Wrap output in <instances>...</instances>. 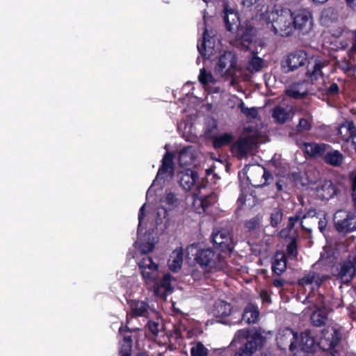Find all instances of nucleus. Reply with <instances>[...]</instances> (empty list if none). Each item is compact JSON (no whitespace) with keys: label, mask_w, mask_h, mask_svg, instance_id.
Segmentation results:
<instances>
[{"label":"nucleus","mask_w":356,"mask_h":356,"mask_svg":"<svg viewBox=\"0 0 356 356\" xmlns=\"http://www.w3.org/2000/svg\"><path fill=\"white\" fill-rule=\"evenodd\" d=\"M305 65L307 67L305 76L312 83L323 78L322 69L325 65L321 60L309 59L305 50L298 49L290 52L280 63L281 70L284 74L293 72Z\"/></svg>","instance_id":"nucleus-1"},{"label":"nucleus","mask_w":356,"mask_h":356,"mask_svg":"<svg viewBox=\"0 0 356 356\" xmlns=\"http://www.w3.org/2000/svg\"><path fill=\"white\" fill-rule=\"evenodd\" d=\"M138 268L146 284L153 286L155 295L165 297L173 292L171 285L172 275L165 273L163 278L159 280V265L154 262L152 257L145 256L139 261Z\"/></svg>","instance_id":"nucleus-2"},{"label":"nucleus","mask_w":356,"mask_h":356,"mask_svg":"<svg viewBox=\"0 0 356 356\" xmlns=\"http://www.w3.org/2000/svg\"><path fill=\"white\" fill-rule=\"evenodd\" d=\"M195 260L206 272L211 273L224 270L227 266L225 256L218 250L211 248L200 249L197 251Z\"/></svg>","instance_id":"nucleus-3"},{"label":"nucleus","mask_w":356,"mask_h":356,"mask_svg":"<svg viewBox=\"0 0 356 356\" xmlns=\"http://www.w3.org/2000/svg\"><path fill=\"white\" fill-rule=\"evenodd\" d=\"M293 13L289 8L282 5H275L271 11L270 24H272L275 33L282 36H288L292 34Z\"/></svg>","instance_id":"nucleus-4"},{"label":"nucleus","mask_w":356,"mask_h":356,"mask_svg":"<svg viewBox=\"0 0 356 356\" xmlns=\"http://www.w3.org/2000/svg\"><path fill=\"white\" fill-rule=\"evenodd\" d=\"M237 58L234 54L225 51L215 65V73L222 77H233L236 72Z\"/></svg>","instance_id":"nucleus-5"},{"label":"nucleus","mask_w":356,"mask_h":356,"mask_svg":"<svg viewBox=\"0 0 356 356\" xmlns=\"http://www.w3.org/2000/svg\"><path fill=\"white\" fill-rule=\"evenodd\" d=\"M355 215L351 212L339 210L334 216V227L340 234H347L356 231Z\"/></svg>","instance_id":"nucleus-6"},{"label":"nucleus","mask_w":356,"mask_h":356,"mask_svg":"<svg viewBox=\"0 0 356 356\" xmlns=\"http://www.w3.org/2000/svg\"><path fill=\"white\" fill-rule=\"evenodd\" d=\"M341 339V332L332 327L331 332L323 330L318 345L323 351H328L327 356H336L337 351L334 350V348L339 343Z\"/></svg>","instance_id":"nucleus-7"},{"label":"nucleus","mask_w":356,"mask_h":356,"mask_svg":"<svg viewBox=\"0 0 356 356\" xmlns=\"http://www.w3.org/2000/svg\"><path fill=\"white\" fill-rule=\"evenodd\" d=\"M211 241L214 248L222 252H232L234 249L231 234L225 229L213 231L211 234Z\"/></svg>","instance_id":"nucleus-8"},{"label":"nucleus","mask_w":356,"mask_h":356,"mask_svg":"<svg viewBox=\"0 0 356 356\" xmlns=\"http://www.w3.org/2000/svg\"><path fill=\"white\" fill-rule=\"evenodd\" d=\"M259 316V311L258 307L252 303H248L244 308L243 314H238V316H234V320L230 318L219 321L229 325H234L241 321H245L248 324H254L257 322Z\"/></svg>","instance_id":"nucleus-9"},{"label":"nucleus","mask_w":356,"mask_h":356,"mask_svg":"<svg viewBox=\"0 0 356 356\" xmlns=\"http://www.w3.org/2000/svg\"><path fill=\"white\" fill-rule=\"evenodd\" d=\"M312 16L305 9L299 10L297 13H293L292 17V33L294 30H298L302 34L308 33L312 27Z\"/></svg>","instance_id":"nucleus-10"},{"label":"nucleus","mask_w":356,"mask_h":356,"mask_svg":"<svg viewBox=\"0 0 356 356\" xmlns=\"http://www.w3.org/2000/svg\"><path fill=\"white\" fill-rule=\"evenodd\" d=\"M298 333L290 327H286L279 333L276 341L280 349L286 350L289 348L291 352H294L298 349Z\"/></svg>","instance_id":"nucleus-11"},{"label":"nucleus","mask_w":356,"mask_h":356,"mask_svg":"<svg viewBox=\"0 0 356 356\" xmlns=\"http://www.w3.org/2000/svg\"><path fill=\"white\" fill-rule=\"evenodd\" d=\"M238 336H242L246 341L235 352L234 356H252L257 348L261 346V339L251 337L249 339L248 338V331L240 330L238 332Z\"/></svg>","instance_id":"nucleus-12"},{"label":"nucleus","mask_w":356,"mask_h":356,"mask_svg":"<svg viewBox=\"0 0 356 356\" xmlns=\"http://www.w3.org/2000/svg\"><path fill=\"white\" fill-rule=\"evenodd\" d=\"M340 193L337 185L331 180L325 179L316 187V194L321 200H330Z\"/></svg>","instance_id":"nucleus-13"},{"label":"nucleus","mask_w":356,"mask_h":356,"mask_svg":"<svg viewBox=\"0 0 356 356\" xmlns=\"http://www.w3.org/2000/svg\"><path fill=\"white\" fill-rule=\"evenodd\" d=\"M297 351H301L306 353H314L318 343L314 337L312 336L310 330H307L300 334V340L297 342Z\"/></svg>","instance_id":"nucleus-14"},{"label":"nucleus","mask_w":356,"mask_h":356,"mask_svg":"<svg viewBox=\"0 0 356 356\" xmlns=\"http://www.w3.org/2000/svg\"><path fill=\"white\" fill-rule=\"evenodd\" d=\"M232 306L230 303L225 300H218L214 303L213 314L218 318H224L232 315V318L234 320V316H236V312H234L232 313Z\"/></svg>","instance_id":"nucleus-15"},{"label":"nucleus","mask_w":356,"mask_h":356,"mask_svg":"<svg viewBox=\"0 0 356 356\" xmlns=\"http://www.w3.org/2000/svg\"><path fill=\"white\" fill-rule=\"evenodd\" d=\"M199 178L197 171L186 169L181 172L179 179V184L186 191H191L195 186Z\"/></svg>","instance_id":"nucleus-16"},{"label":"nucleus","mask_w":356,"mask_h":356,"mask_svg":"<svg viewBox=\"0 0 356 356\" xmlns=\"http://www.w3.org/2000/svg\"><path fill=\"white\" fill-rule=\"evenodd\" d=\"M323 160L329 165L339 168L344 163L345 156L340 151L334 149L330 146V148L325 152Z\"/></svg>","instance_id":"nucleus-17"},{"label":"nucleus","mask_w":356,"mask_h":356,"mask_svg":"<svg viewBox=\"0 0 356 356\" xmlns=\"http://www.w3.org/2000/svg\"><path fill=\"white\" fill-rule=\"evenodd\" d=\"M356 132V127L353 121L346 120L341 123L337 129V133L342 140L346 143H349L351 136Z\"/></svg>","instance_id":"nucleus-18"},{"label":"nucleus","mask_w":356,"mask_h":356,"mask_svg":"<svg viewBox=\"0 0 356 356\" xmlns=\"http://www.w3.org/2000/svg\"><path fill=\"white\" fill-rule=\"evenodd\" d=\"M305 152L312 157L323 158L325 152L330 148V145L325 143H305Z\"/></svg>","instance_id":"nucleus-19"},{"label":"nucleus","mask_w":356,"mask_h":356,"mask_svg":"<svg viewBox=\"0 0 356 356\" xmlns=\"http://www.w3.org/2000/svg\"><path fill=\"white\" fill-rule=\"evenodd\" d=\"M286 257L283 252H276L272 262V272L273 275H281L286 269Z\"/></svg>","instance_id":"nucleus-20"},{"label":"nucleus","mask_w":356,"mask_h":356,"mask_svg":"<svg viewBox=\"0 0 356 356\" xmlns=\"http://www.w3.org/2000/svg\"><path fill=\"white\" fill-rule=\"evenodd\" d=\"M253 145L252 140L249 137L239 139L237 142L232 145V151L236 150L241 157L245 156L251 150Z\"/></svg>","instance_id":"nucleus-21"},{"label":"nucleus","mask_w":356,"mask_h":356,"mask_svg":"<svg viewBox=\"0 0 356 356\" xmlns=\"http://www.w3.org/2000/svg\"><path fill=\"white\" fill-rule=\"evenodd\" d=\"M254 9L255 17L260 21L270 24L271 13L268 11V6L266 3L265 0H259L256 3Z\"/></svg>","instance_id":"nucleus-22"},{"label":"nucleus","mask_w":356,"mask_h":356,"mask_svg":"<svg viewBox=\"0 0 356 356\" xmlns=\"http://www.w3.org/2000/svg\"><path fill=\"white\" fill-rule=\"evenodd\" d=\"M355 273V267L350 261L343 262L340 266L339 276L345 283L350 282Z\"/></svg>","instance_id":"nucleus-23"},{"label":"nucleus","mask_w":356,"mask_h":356,"mask_svg":"<svg viewBox=\"0 0 356 356\" xmlns=\"http://www.w3.org/2000/svg\"><path fill=\"white\" fill-rule=\"evenodd\" d=\"M211 140L213 148L218 149L231 144L234 140V136L231 133H224L222 134L213 136L211 137Z\"/></svg>","instance_id":"nucleus-24"},{"label":"nucleus","mask_w":356,"mask_h":356,"mask_svg":"<svg viewBox=\"0 0 356 356\" xmlns=\"http://www.w3.org/2000/svg\"><path fill=\"white\" fill-rule=\"evenodd\" d=\"M183 263V252L181 249L175 250L172 254L170 255V258L168 260V266L169 268L175 273L178 272L182 266Z\"/></svg>","instance_id":"nucleus-25"},{"label":"nucleus","mask_w":356,"mask_h":356,"mask_svg":"<svg viewBox=\"0 0 356 356\" xmlns=\"http://www.w3.org/2000/svg\"><path fill=\"white\" fill-rule=\"evenodd\" d=\"M133 317L147 316L149 314V304L145 301L134 300L131 305Z\"/></svg>","instance_id":"nucleus-26"},{"label":"nucleus","mask_w":356,"mask_h":356,"mask_svg":"<svg viewBox=\"0 0 356 356\" xmlns=\"http://www.w3.org/2000/svg\"><path fill=\"white\" fill-rule=\"evenodd\" d=\"M312 117L300 118L296 129L290 132L289 136L293 137L298 134L309 131L312 129Z\"/></svg>","instance_id":"nucleus-27"},{"label":"nucleus","mask_w":356,"mask_h":356,"mask_svg":"<svg viewBox=\"0 0 356 356\" xmlns=\"http://www.w3.org/2000/svg\"><path fill=\"white\" fill-rule=\"evenodd\" d=\"M225 15L223 17L225 29L227 31L232 32L233 31V25L238 21L236 13L228 8V6L224 7Z\"/></svg>","instance_id":"nucleus-28"},{"label":"nucleus","mask_w":356,"mask_h":356,"mask_svg":"<svg viewBox=\"0 0 356 356\" xmlns=\"http://www.w3.org/2000/svg\"><path fill=\"white\" fill-rule=\"evenodd\" d=\"M272 117L276 123L283 124L289 119L290 113L285 108L276 106L273 108Z\"/></svg>","instance_id":"nucleus-29"},{"label":"nucleus","mask_w":356,"mask_h":356,"mask_svg":"<svg viewBox=\"0 0 356 356\" xmlns=\"http://www.w3.org/2000/svg\"><path fill=\"white\" fill-rule=\"evenodd\" d=\"M312 283H315L317 287H320L323 283V280L314 272L304 275L298 281V285L302 286Z\"/></svg>","instance_id":"nucleus-30"},{"label":"nucleus","mask_w":356,"mask_h":356,"mask_svg":"<svg viewBox=\"0 0 356 356\" xmlns=\"http://www.w3.org/2000/svg\"><path fill=\"white\" fill-rule=\"evenodd\" d=\"M323 95L327 97V98H335L339 96L340 93V89L337 83H332L330 86L325 88H319L318 89Z\"/></svg>","instance_id":"nucleus-31"},{"label":"nucleus","mask_w":356,"mask_h":356,"mask_svg":"<svg viewBox=\"0 0 356 356\" xmlns=\"http://www.w3.org/2000/svg\"><path fill=\"white\" fill-rule=\"evenodd\" d=\"M190 147H184L182 148L178 155V162L181 166H186L192 162V154L190 153Z\"/></svg>","instance_id":"nucleus-32"},{"label":"nucleus","mask_w":356,"mask_h":356,"mask_svg":"<svg viewBox=\"0 0 356 356\" xmlns=\"http://www.w3.org/2000/svg\"><path fill=\"white\" fill-rule=\"evenodd\" d=\"M299 86V83H294L289 88L286 89L285 91V94L289 97L293 98L294 99H303L307 95V91L300 92L297 87Z\"/></svg>","instance_id":"nucleus-33"},{"label":"nucleus","mask_w":356,"mask_h":356,"mask_svg":"<svg viewBox=\"0 0 356 356\" xmlns=\"http://www.w3.org/2000/svg\"><path fill=\"white\" fill-rule=\"evenodd\" d=\"M327 319V314L323 310L314 312L311 316L312 323L315 327H321L323 325Z\"/></svg>","instance_id":"nucleus-34"},{"label":"nucleus","mask_w":356,"mask_h":356,"mask_svg":"<svg viewBox=\"0 0 356 356\" xmlns=\"http://www.w3.org/2000/svg\"><path fill=\"white\" fill-rule=\"evenodd\" d=\"M301 213H302V211L300 210L299 211H298L296 213V214L295 216H290L289 218V222H288L286 228L282 229L280 232V236L282 237H286L288 232L291 231L293 229V227H294L295 225L297 223V222L300 218H302V216L300 215Z\"/></svg>","instance_id":"nucleus-35"},{"label":"nucleus","mask_w":356,"mask_h":356,"mask_svg":"<svg viewBox=\"0 0 356 356\" xmlns=\"http://www.w3.org/2000/svg\"><path fill=\"white\" fill-rule=\"evenodd\" d=\"M198 79L200 83L203 86H207L209 83H216V80L212 74L211 72H207L204 68L200 70Z\"/></svg>","instance_id":"nucleus-36"},{"label":"nucleus","mask_w":356,"mask_h":356,"mask_svg":"<svg viewBox=\"0 0 356 356\" xmlns=\"http://www.w3.org/2000/svg\"><path fill=\"white\" fill-rule=\"evenodd\" d=\"M263 67V59L254 56L252 59L249 61L248 69L251 72H259Z\"/></svg>","instance_id":"nucleus-37"},{"label":"nucleus","mask_w":356,"mask_h":356,"mask_svg":"<svg viewBox=\"0 0 356 356\" xmlns=\"http://www.w3.org/2000/svg\"><path fill=\"white\" fill-rule=\"evenodd\" d=\"M209 354L208 349L202 342H197L191 349V356H207Z\"/></svg>","instance_id":"nucleus-38"},{"label":"nucleus","mask_w":356,"mask_h":356,"mask_svg":"<svg viewBox=\"0 0 356 356\" xmlns=\"http://www.w3.org/2000/svg\"><path fill=\"white\" fill-rule=\"evenodd\" d=\"M218 128V122L214 118H211L209 120L206 122L205 129H204V134L207 138L211 139L213 137V134Z\"/></svg>","instance_id":"nucleus-39"},{"label":"nucleus","mask_w":356,"mask_h":356,"mask_svg":"<svg viewBox=\"0 0 356 356\" xmlns=\"http://www.w3.org/2000/svg\"><path fill=\"white\" fill-rule=\"evenodd\" d=\"M283 218V212L280 209H275L270 214V225L276 227L282 222Z\"/></svg>","instance_id":"nucleus-40"},{"label":"nucleus","mask_w":356,"mask_h":356,"mask_svg":"<svg viewBox=\"0 0 356 356\" xmlns=\"http://www.w3.org/2000/svg\"><path fill=\"white\" fill-rule=\"evenodd\" d=\"M286 253L289 257H297L298 256V245H297V238L296 236H293L291 238V242L286 246Z\"/></svg>","instance_id":"nucleus-41"},{"label":"nucleus","mask_w":356,"mask_h":356,"mask_svg":"<svg viewBox=\"0 0 356 356\" xmlns=\"http://www.w3.org/2000/svg\"><path fill=\"white\" fill-rule=\"evenodd\" d=\"M208 34L207 30H205L203 33L202 41L201 44H197V50L200 54L204 58L209 59V56H207V49L206 48V35Z\"/></svg>","instance_id":"nucleus-42"},{"label":"nucleus","mask_w":356,"mask_h":356,"mask_svg":"<svg viewBox=\"0 0 356 356\" xmlns=\"http://www.w3.org/2000/svg\"><path fill=\"white\" fill-rule=\"evenodd\" d=\"M203 204V200L201 199V197H195L193 202V208L195 212L199 214L205 213Z\"/></svg>","instance_id":"nucleus-43"},{"label":"nucleus","mask_w":356,"mask_h":356,"mask_svg":"<svg viewBox=\"0 0 356 356\" xmlns=\"http://www.w3.org/2000/svg\"><path fill=\"white\" fill-rule=\"evenodd\" d=\"M348 180L350 185L351 193H356V169L348 172Z\"/></svg>","instance_id":"nucleus-44"},{"label":"nucleus","mask_w":356,"mask_h":356,"mask_svg":"<svg viewBox=\"0 0 356 356\" xmlns=\"http://www.w3.org/2000/svg\"><path fill=\"white\" fill-rule=\"evenodd\" d=\"M201 199L203 200V206L205 211L213 205L215 202V196L213 193L209 195L201 196Z\"/></svg>","instance_id":"nucleus-45"},{"label":"nucleus","mask_w":356,"mask_h":356,"mask_svg":"<svg viewBox=\"0 0 356 356\" xmlns=\"http://www.w3.org/2000/svg\"><path fill=\"white\" fill-rule=\"evenodd\" d=\"M261 176V178L264 179L263 183L259 184H253L254 186H264L265 185L268 184V181L269 179H273L272 174L266 170L265 168H263L262 170L259 172Z\"/></svg>","instance_id":"nucleus-46"},{"label":"nucleus","mask_w":356,"mask_h":356,"mask_svg":"<svg viewBox=\"0 0 356 356\" xmlns=\"http://www.w3.org/2000/svg\"><path fill=\"white\" fill-rule=\"evenodd\" d=\"M259 225V220L256 218H253L245 223V228L249 231L252 232L257 228Z\"/></svg>","instance_id":"nucleus-47"},{"label":"nucleus","mask_w":356,"mask_h":356,"mask_svg":"<svg viewBox=\"0 0 356 356\" xmlns=\"http://www.w3.org/2000/svg\"><path fill=\"white\" fill-rule=\"evenodd\" d=\"M147 326L149 331L154 335H157L159 332V324L153 321H148Z\"/></svg>","instance_id":"nucleus-48"},{"label":"nucleus","mask_w":356,"mask_h":356,"mask_svg":"<svg viewBox=\"0 0 356 356\" xmlns=\"http://www.w3.org/2000/svg\"><path fill=\"white\" fill-rule=\"evenodd\" d=\"M174 170V168H172L170 166H168L165 163H164L163 162H162V164L160 166L159 170H158V172H157V177L158 178H160L163 175L166 174L169 170H170L171 172H172Z\"/></svg>","instance_id":"nucleus-49"},{"label":"nucleus","mask_w":356,"mask_h":356,"mask_svg":"<svg viewBox=\"0 0 356 356\" xmlns=\"http://www.w3.org/2000/svg\"><path fill=\"white\" fill-rule=\"evenodd\" d=\"M165 202L170 206H175L177 202V198L175 193L170 192L166 194Z\"/></svg>","instance_id":"nucleus-50"},{"label":"nucleus","mask_w":356,"mask_h":356,"mask_svg":"<svg viewBox=\"0 0 356 356\" xmlns=\"http://www.w3.org/2000/svg\"><path fill=\"white\" fill-rule=\"evenodd\" d=\"M173 158L174 155L170 152H167L162 159V162L165 163L167 165L174 168L173 166Z\"/></svg>","instance_id":"nucleus-51"},{"label":"nucleus","mask_w":356,"mask_h":356,"mask_svg":"<svg viewBox=\"0 0 356 356\" xmlns=\"http://www.w3.org/2000/svg\"><path fill=\"white\" fill-rule=\"evenodd\" d=\"M154 248V245L152 243H143L140 245V252L142 254H147L149 252H152Z\"/></svg>","instance_id":"nucleus-52"},{"label":"nucleus","mask_w":356,"mask_h":356,"mask_svg":"<svg viewBox=\"0 0 356 356\" xmlns=\"http://www.w3.org/2000/svg\"><path fill=\"white\" fill-rule=\"evenodd\" d=\"M326 216L327 213H324L323 218H321L318 223V229L321 233H323L325 231L327 227V220Z\"/></svg>","instance_id":"nucleus-53"},{"label":"nucleus","mask_w":356,"mask_h":356,"mask_svg":"<svg viewBox=\"0 0 356 356\" xmlns=\"http://www.w3.org/2000/svg\"><path fill=\"white\" fill-rule=\"evenodd\" d=\"M259 296L264 302H268V303L271 302L270 295L269 294L268 291H266L265 289L261 290L259 293Z\"/></svg>","instance_id":"nucleus-54"},{"label":"nucleus","mask_w":356,"mask_h":356,"mask_svg":"<svg viewBox=\"0 0 356 356\" xmlns=\"http://www.w3.org/2000/svg\"><path fill=\"white\" fill-rule=\"evenodd\" d=\"M247 117L254 119L257 118L258 115V111L256 108L252 107L250 108H247L246 111L244 113Z\"/></svg>","instance_id":"nucleus-55"},{"label":"nucleus","mask_w":356,"mask_h":356,"mask_svg":"<svg viewBox=\"0 0 356 356\" xmlns=\"http://www.w3.org/2000/svg\"><path fill=\"white\" fill-rule=\"evenodd\" d=\"M208 181L205 178H202L201 181H199V179H197L195 186L197 187V189L200 191L202 188H205L207 186Z\"/></svg>","instance_id":"nucleus-56"},{"label":"nucleus","mask_w":356,"mask_h":356,"mask_svg":"<svg viewBox=\"0 0 356 356\" xmlns=\"http://www.w3.org/2000/svg\"><path fill=\"white\" fill-rule=\"evenodd\" d=\"M132 345L122 343L119 352L131 353Z\"/></svg>","instance_id":"nucleus-57"},{"label":"nucleus","mask_w":356,"mask_h":356,"mask_svg":"<svg viewBox=\"0 0 356 356\" xmlns=\"http://www.w3.org/2000/svg\"><path fill=\"white\" fill-rule=\"evenodd\" d=\"M316 214L317 212L315 209H310L302 216V219H305L307 218H312L316 216Z\"/></svg>","instance_id":"nucleus-58"},{"label":"nucleus","mask_w":356,"mask_h":356,"mask_svg":"<svg viewBox=\"0 0 356 356\" xmlns=\"http://www.w3.org/2000/svg\"><path fill=\"white\" fill-rule=\"evenodd\" d=\"M285 281L281 278L274 279L273 280V284L275 287L282 288L284 286Z\"/></svg>","instance_id":"nucleus-59"},{"label":"nucleus","mask_w":356,"mask_h":356,"mask_svg":"<svg viewBox=\"0 0 356 356\" xmlns=\"http://www.w3.org/2000/svg\"><path fill=\"white\" fill-rule=\"evenodd\" d=\"M230 349L229 348H225L223 349H217L215 350L216 355L219 356H225L227 355L229 352Z\"/></svg>","instance_id":"nucleus-60"},{"label":"nucleus","mask_w":356,"mask_h":356,"mask_svg":"<svg viewBox=\"0 0 356 356\" xmlns=\"http://www.w3.org/2000/svg\"><path fill=\"white\" fill-rule=\"evenodd\" d=\"M259 0H242V3L244 6L247 8H250L256 3L258 2Z\"/></svg>","instance_id":"nucleus-61"},{"label":"nucleus","mask_w":356,"mask_h":356,"mask_svg":"<svg viewBox=\"0 0 356 356\" xmlns=\"http://www.w3.org/2000/svg\"><path fill=\"white\" fill-rule=\"evenodd\" d=\"M145 204H143L140 210H139V213H138V221H139V225H140V223L142 222L143 220V218H144V216H145Z\"/></svg>","instance_id":"nucleus-62"},{"label":"nucleus","mask_w":356,"mask_h":356,"mask_svg":"<svg viewBox=\"0 0 356 356\" xmlns=\"http://www.w3.org/2000/svg\"><path fill=\"white\" fill-rule=\"evenodd\" d=\"M349 143H350L351 147L354 149L356 154V131L353 136H350V140Z\"/></svg>","instance_id":"nucleus-63"},{"label":"nucleus","mask_w":356,"mask_h":356,"mask_svg":"<svg viewBox=\"0 0 356 356\" xmlns=\"http://www.w3.org/2000/svg\"><path fill=\"white\" fill-rule=\"evenodd\" d=\"M346 1L350 8L356 10V0H346Z\"/></svg>","instance_id":"nucleus-64"}]
</instances>
